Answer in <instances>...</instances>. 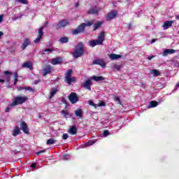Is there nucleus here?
<instances>
[{"instance_id":"18","label":"nucleus","mask_w":179,"mask_h":179,"mask_svg":"<svg viewBox=\"0 0 179 179\" xmlns=\"http://www.w3.org/2000/svg\"><path fill=\"white\" fill-rule=\"evenodd\" d=\"M57 93H58V89L57 88H52V90L50 92V95L48 96L49 100L52 99V97H54V96H55L57 94Z\"/></svg>"},{"instance_id":"31","label":"nucleus","mask_w":179,"mask_h":179,"mask_svg":"<svg viewBox=\"0 0 179 179\" xmlns=\"http://www.w3.org/2000/svg\"><path fill=\"white\" fill-rule=\"evenodd\" d=\"M113 98L114 101H118V104H120V106H122V101H121L120 97L117 96V95H113Z\"/></svg>"},{"instance_id":"6","label":"nucleus","mask_w":179,"mask_h":179,"mask_svg":"<svg viewBox=\"0 0 179 179\" xmlns=\"http://www.w3.org/2000/svg\"><path fill=\"white\" fill-rule=\"evenodd\" d=\"M66 26H69V20L66 19H64V20H59L58 23L56 24L55 27L57 30H59V29L66 27Z\"/></svg>"},{"instance_id":"8","label":"nucleus","mask_w":179,"mask_h":179,"mask_svg":"<svg viewBox=\"0 0 179 179\" xmlns=\"http://www.w3.org/2000/svg\"><path fill=\"white\" fill-rule=\"evenodd\" d=\"M43 30H44V27H41V28H39L38 31V35L37 38L34 41V43H35L36 44H38V43H40V41H41V38H43V36H44V31H43Z\"/></svg>"},{"instance_id":"11","label":"nucleus","mask_w":179,"mask_h":179,"mask_svg":"<svg viewBox=\"0 0 179 179\" xmlns=\"http://www.w3.org/2000/svg\"><path fill=\"white\" fill-rule=\"evenodd\" d=\"M93 65H100L102 68L106 66V62L103 59H95L92 62Z\"/></svg>"},{"instance_id":"10","label":"nucleus","mask_w":179,"mask_h":179,"mask_svg":"<svg viewBox=\"0 0 179 179\" xmlns=\"http://www.w3.org/2000/svg\"><path fill=\"white\" fill-rule=\"evenodd\" d=\"M31 43L30 42V39L29 38H25L24 42L21 46L22 50H24L27 48L28 45H30Z\"/></svg>"},{"instance_id":"15","label":"nucleus","mask_w":179,"mask_h":179,"mask_svg":"<svg viewBox=\"0 0 179 179\" xmlns=\"http://www.w3.org/2000/svg\"><path fill=\"white\" fill-rule=\"evenodd\" d=\"M90 86H92V80L89 79L84 82L83 87H85V89L91 91L92 87H90Z\"/></svg>"},{"instance_id":"25","label":"nucleus","mask_w":179,"mask_h":179,"mask_svg":"<svg viewBox=\"0 0 179 179\" xmlns=\"http://www.w3.org/2000/svg\"><path fill=\"white\" fill-rule=\"evenodd\" d=\"M20 134V128L16 126L13 131V136H17V135Z\"/></svg>"},{"instance_id":"33","label":"nucleus","mask_w":179,"mask_h":179,"mask_svg":"<svg viewBox=\"0 0 179 179\" xmlns=\"http://www.w3.org/2000/svg\"><path fill=\"white\" fill-rule=\"evenodd\" d=\"M29 90V92H34V90L31 88V87H20L19 90Z\"/></svg>"},{"instance_id":"40","label":"nucleus","mask_w":179,"mask_h":179,"mask_svg":"<svg viewBox=\"0 0 179 179\" xmlns=\"http://www.w3.org/2000/svg\"><path fill=\"white\" fill-rule=\"evenodd\" d=\"M89 104H90V106H92V107H95V108L96 107V103H94V102L93 101H89Z\"/></svg>"},{"instance_id":"13","label":"nucleus","mask_w":179,"mask_h":179,"mask_svg":"<svg viewBox=\"0 0 179 179\" xmlns=\"http://www.w3.org/2000/svg\"><path fill=\"white\" fill-rule=\"evenodd\" d=\"M68 132L71 135H76V134H78V127L75 125L70 126Z\"/></svg>"},{"instance_id":"32","label":"nucleus","mask_w":179,"mask_h":179,"mask_svg":"<svg viewBox=\"0 0 179 179\" xmlns=\"http://www.w3.org/2000/svg\"><path fill=\"white\" fill-rule=\"evenodd\" d=\"M55 142H57V140H55L54 138H50L47 141L46 144L47 145H54V143H55Z\"/></svg>"},{"instance_id":"34","label":"nucleus","mask_w":179,"mask_h":179,"mask_svg":"<svg viewBox=\"0 0 179 179\" xmlns=\"http://www.w3.org/2000/svg\"><path fill=\"white\" fill-rule=\"evenodd\" d=\"M61 113L63 114V115H64V118H68V116H69V113L68 110H62Z\"/></svg>"},{"instance_id":"41","label":"nucleus","mask_w":179,"mask_h":179,"mask_svg":"<svg viewBox=\"0 0 179 179\" xmlns=\"http://www.w3.org/2000/svg\"><path fill=\"white\" fill-rule=\"evenodd\" d=\"M45 150H42L39 152H36V156H40V155H41V153H45Z\"/></svg>"},{"instance_id":"21","label":"nucleus","mask_w":179,"mask_h":179,"mask_svg":"<svg viewBox=\"0 0 179 179\" xmlns=\"http://www.w3.org/2000/svg\"><path fill=\"white\" fill-rule=\"evenodd\" d=\"M91 79L92 80H94L95 82H100L101 80H104L106 78L103 76H93L91 77Z\"/></svg>"},{"instance_id":"16","label":"nucleus","mask_w":179,"mask_h":179,"mask_svg":"<svg viewBox=\"0 0 179 179\" xmlns=\"http://www.w3.org/2000/svg\"><path fill=\"white\" fill-rule=\"evenodd\" d=\"M173 23H174V21H167L165 22L162 26L164 30H167V29H169V27H171L173 26Z\"/></svg>"},{"instance_id":"54","label":"nucleus","mask_w":179,"mask_h":179,"mask_svg":"<svg viewBox=\"0 0 179 179\" xmlns=\"http://www.w3.org/2000/svg\"><path fill=\"white\" fill-rule=\"evenodd\" d=\"M156 41V39H152V41H151V44H153V43H155Z\"/></svg>"},{"instance_id":"1","label":"nucleus","mask_w":179,"mask_h":179,"mask_svg":"<svg viewBox=\"0 0 179 179\" xmlns=\"http://www.w3.org/2000/svg\"><path fill=\"white\" fill-rule=\"evenodd\" d=\"M84 22H85L80 24L77 29L72 31V34H80V33H83V31H85L86 27H90L94 24V20H92L90 21L85 20Z\"/></svg>"},{"instance_id":"38","label":"nucleus","mask_w":179,"mask_h":179,"mask_svg":"<svg viewBox=\"0 0 179 179\" xmlns=\"http://www.w3.org/2000/svg\"><path fill=\"white\" fill-rule=\"evenodd\" d=\"M62 103H63V104H65L66 106L68 105V101H66V99H65V97L62 98Z\"/></svg>"},{"instance_id":"39","label":"nucleus","mask_w":179,"mask_h":179,"mask_svg":"<svg viewBox=\"0 0 179 179\" xmlns=\"http://www.w3.org/2000/svg\"><path fill=\"white\" fill-rule=\"evenodd\" d=\"M52 51H54V50L50 48L43 50V52H52Z\"/></svg>"},{"instance_id":"55","label":"nucleus","mask_w":179,"mask_h":179,"mask_svg":"<svg viewBox=\"0 0 179 179\" xmlns=\"http://www.w3.org/2000/svg\"><path fill=\"white\" fill-rule=\"evenodd\" d=\"M2 36H3V32L0 31V37H2Z\"/></svg>"},{"instance_id":"17","label":"nucleus","mask_w":179,"mask_h":179,"mask_svg":"<svg viewBox=\"0 0 179 179\" xmlns=\"http://www.w3.org/2000/svg\"><path fill=\"white\" fill-rule=\"evenodd\" d=\"M176 52V50L174 49H166L164 50L162 55L163 57H167L169 54H174Z\"/></svg>"},{"instance_id":"56","label":"nucleus","mask_w":179,"mask_h":179,"mask_svg":"<svg viewBox=\"0 0 179 179\" xmlns=\"http://www.w3.org/2000/svg\"><path fill=\"white\" fill-rule=\"evenodd\" d=\"M177 87H179V83L176 84Z\"/></svg>"},{"instance_id":"42","label":"nucleus","mask_w":179,"mask_h":179,"mask_svg":"<svg viewBox=\"0 0 179 179\" xmlns=\"http://www.w3.org/2000/svg\"><path fill=\"white\" fill-rule=\"evenodd\" d=\"M114 69H117V71H120V69H121V65L115 64L114 65Z\"/></svg>"},{"instance_id":"35","label":"nucleus","mask_w":179,"mask_h":179,"mask_svg":"<svg viewBox=\"0 0 179 179\" xmlns=\"http://www.w3.org/2000/svg\"><path fill=\"white\" fill-rule=\"evenodd\" d=\"M96 140H92L88 141V143L86 144V146H92V145H94L96 143Z\"/></svg>"},{"instance_id":"48","label":"nucleus","mask_w":179,"mask_h":179,"mask_svg":"<svg viewBox=\"0 0 179 179\" xmlns=\"http://www.w3.org/2000/svg\"><path fill=\"white\" fill-rule=\"evenodd\" d=\"M40 82H41V80H36L34 82V85H38V83H40Z\"/></svg>"},{"instance_id":"24","label":"nucleus","mask_w":179,"mask_h":179,"mask_svg":"<svg viewBox=\"0 0 179 179\" xmlns=\"http://www.w3.org/2000/svg\"><path fill=\"white\" fill-rule=\"evenodd\" d=\"M23 68H28V69H33V64L30 62H27L22 64Z\"/></svg>"},{"instance_id":"58","label":"nucleus","mask_w":179,"mask_h":179,"mask_svg":"<svg viewBox=\"0 0 179 179\" xmlns=\"http://www.w3.org/2000/svg\"><path fill=\"white\" fill-rule=\"evenodd\" d=\"M17 83V82L14 81V85H16V84Z\"/></svg>"},{"instance_id":"9","label":"nucleus","mask_w":179,"mask_h":179,"mask_svg":"<svg viewBox=\"0 0 179 179\" xmlns=\"http://www.w3.org/2000/svg\"><path fill=\"white\" fill-rule=\"evenodd\" d=\"M20 127L24 134H26L27 135L30 134V131H29V127H27V124H26V122L22 121L20 122Z\"/></svg>"},{"instance_id":"7","label":"nucleus","mask_w":179,"mask_h":179,"mask_svg":"<svg viewBox=\"0 0 179 179\" xmlns=\"http://www.w3.org/2000/svg\"><path fill=\"white\" fill-rule=\"evenodd\" d=\"M68 99L72 104H76V103L79 101V96H78V94H76V92H71L69 95Z\"/></svg>"},{"instance_id":"53","label":"nucleus","mask_w":179,"mask_h":179,"mask_svg":"<svg viewBox=\"0 0 179 179\" xmlns=\"http://www.w3.org/2000/svg\"><path fill=\"white\" fill-rule=\"evenodd\" d=\"M0 83H5V80L0 79Z\"/></svg>"},{"instance_id":"57","label":"nucleus","mask_w":179,"mask_h":179,"mask_svg":"<svg viewBox=\"0 0 179 179\" xmlns=\"http://www.w3.org/2000/svg\"><path fill=\"white\" fill-rule=\"evenodd\" d=\"M48 24V22H46V24L44 25V27H45Z\"/></svg>"},{"instance_id":"3","label":"nucleus","mask_w":179,"mask_h":179,"mask_svg":"<svg viewBox=\"0 0 179 179\" xmlns=\"http://www.w3.org/2000/svg\"><path fill=\"white\" fill-rule=\"evenodd\" d=\"M73 72L72 69H69L65 74L64 82L69 86H71L72 83H76V78L72 77Z\"/></svg>"},{"instance_id":"49","label":"nucleus","mask_w":179,"mask_h":179,"mask_svg":"<svg viewBox=\"0 0 179 179\" xmlns=\"http://www.w3.org/2000/svg\"><path fill=\"white\" fill-rule=\"evenodd\" d=\"M31 167L32 169H36V163H32V164H31Z\"/></svg>"},{"instance_id":"59","label":"nucleus","mask_w":179,"mask_h":179,"mask_svg":"<svg viewBox=\"0 0 179 179\" xmlns=\"http://www.w3.org/2000/svg\"><path fill=\"white\" fill-rule=\"evenodd\" d=\"M178 34H179V31H178Z\"/></svg>"},{"instance_id":"14","label":"nucleus","mask_w":179,"mask_h":179,"mask_svg":"<svg viewBox=\"0 0 179 179\" xmlns=\"http://www.w3.org/2000/svg\"><path fill=\"white\" fill-rule=\"evenodd\" d=\"M89 45L90 47H96V45H101V41L99 40H91L89 41Z\"/></svg>"},{"instance_id":"27","label":"nucleus","mask_w":179,"mask_h":179,"mask_svg":"<svg viewBox=\"0 0 179 179\" xmlns=\"http://www.w3.org/2000/svg\"><path fill=\"white\" fill-rule=\"evenodd\" d=\"M105 35H106V32L101 31L98 36V41H101V44H103V41H104Z\"/></svg>"},{"instance_id":"36","label":"nucleus","mask_w":179,"mask_h":179,"mask_svg":"<svg viewBox=\"0 0 179 179\" xmlns=\"http://www.w3.org/2000/svg\"><path fill=\"white\" fill-rule=\"evenodd\" d=\"M103 135L104 138H107V136L110 135V131H108V130H105L103 131Z\"/></svg>"},{"instance_id":"26","label":"nucleus","mask_w":179,"mask_h":179,"mask_svg":"<svg viewBox=\"0 0 179 179\" xmlns=\"http://www.w3.org/2000/svg\"><path fill=\"white\" fill-rule=\"evenodd\" d=\"M159 106V103L156 101H151L148 105L149 108H155V107H157Z\"/></svg>"},{"instance_id":"43","label":"nucleus","mask_w":179,"mask_h":179,"mask_svg":"<svg viewBox=\"0 0 179 179\" xmlns=\"http://www.w3.org/2000/svg\"><path fill=\"white\" fill-rule=\"evenodd\" d=\"M105 106H106V102H104V101H101L99 103V107H105Z\"/></svg>"},{"instance_id":"44","label":"nucleus","mask_w":179,"mask_h":179,"mask_svg":"<svg viewBox=\"0 0 179 179\" xmlns=\"http://www.w3.org/2000/svg\"><path fill=\"white\" fill-rule=\"evenodd\" d=\"M68 138H69V136L68 135V134H63L62 139L66 140V139H68Z\"/></svg>"},{"instance_id":"37","label":"nucleus","mask_w":179,"mask_h":179,"mask_svg":"<svg viewBox=\"0 0 179 179\" xmlns=\"http://www.w3.org/2000/svg\"><path fill=\"white\" fill-rule=\"evenodd\" d=\"M15 1H17L18 2H20V3H22L23 5H27V0H15Z\"/></svg>"},{"instance_id":"2","label":"nucleus","mask_w":179,"mask_h":179,"mask_svg":"<svg viewBox=\"0 0 179 179\" xmlns=\"http://www.w3.org/2000/svg\"><path fill=\"white\" fill-rule=\"evenodd\" d=\"M85 54V45L83 42H79L76 46L74 52H72L73 58H80Z\"/></svg>"},{"instance_id":"23","label":"nucleus","mask_w":179,"mask_h":179,"mask_svg":"<svg viewBox=\"0 0 179 179\" xmlns=\"http://www.w3.org/2000/svg\"><path fill=\"white\" fill-rule=\"evenodd\" d=\"M52 64L53 65H58L59 64H62V58H54L52 59Z\"/></svg>"},{"instance_id":"51","label":"nucleus","mask_w":179,"mask_h":179,"mask_svg":"<svg viewBox=\"0 0 179 179\" xmlns=\"http://www.w3.org/2000/svg\"><path fill=\"white\" fill-rule=\"evenodd\" d=\"M3 20V15H0V23H2Z\"/></svg>"},{"instance_id":"28","label":"nucleus","mask_w":179,"mask_h":179,"mask_svg":"<svg viewBox=\"0 0 179 179\" xmlns=\"http://www.w3.org/2000/svg\"><path fill=\"white\" fill-rule=\"evenodd\" d=\"M74 114L76 117H82V115H83V111L82 109H77L74 111Z\"/></svg>"},{"instance_id":"45","label":"nucleus","mask_w":179,"mask_h":179,"mask_svg":"<svg viewBox=\"0 0 179 179\" xmlns=\"http://www.w3.org/2000/svg\"><path fill=\"white\" fill-rule=\"evenodd\" d=\"M3 73H4V75H7V76H8V75H13V73L10 72V71H4Z\"/></svg>"},{"instance_id":"19","label":"nucleus","mask_w":179,"mask_h":179,"mask_svg":"<svg viewBox=\"0 0 179 179\" xmlns=\"http://www.w3.org/2000/svg\"><path fill=\"white\" fill-rule=\"evenodd\" d=\"M101 24H103V21H97L96 22L93 24V31H96L98 29H100L101 27Z\"/></svg>"},{"instance_id":"60","label":"nucleus","mask_w":179,"mask_h":179,"mask_svg":"<svg viewBox=\"0 0 179 179\" xmlns=\"http://www.w3.org/2000/svg\"><path fill=\"white\" fill-rule=\"evenodd\" d=\"M39 1H41V0H39Z\"/></svg>"},{"instance_id":"12","label":"nucleus","mask_w":179,"mask_h":179,"mask_svg":"<svg viewBox=\"0 0 179 179\" xmlns=\"http://www.w3.org/2000/svg\"><path fill=\"white\" fill-rule=\"evenodd\" d=\"M51 71H52V68L50 66H47L42 70L43 76H47V75L51 73Z\"/></svg>"},{"instance_id":"47","label":"nucleus","mask_w":179,"mask_h":179,"mask_svg":"<svg viewBox=\"0 0 179 179\" xmlns=\"http://www.w3.org/2000/svg\"><path fill=\"white\" fill-rule=\"evenodd\" d=\"M10 76H7L6 77V82H10Z\"/></svg>"},{"instance_id":"22","label":"nucleus","mask_w":179,"mask_h":179,"mask_svg":"<svg viewBox=\"0 0 179 179\" xmlns=\"http://www.w3.org/2000/svg\"><path fill=\"white\" fill-rule=\"evenodd\" d=\"M109 58L112 60L114 61L115 59H118V58H122V56L121 55H117V54H110L109 55Z\"/></svg>"},{"instance_id":"29","label":"nucleus","mask_w":179,"mask_h":179,"mask_svg":"<svg viewBox=\"0 0 179 179\" xmlns=\"http://www.w3.org/2000/svg\"><path fill=\"white\" fill-rule=\"evenodd\" d=\"M150 73L151 75H153V76L155 77L160 76V72L157 69H152Z\"/></svg>"},{"instance_id":"52","label":"nucleus","mask_w":179,"mask_h":179,"mask_svg":"<svg viewBox=\"0 0 179 179\" xmlns=\"http://www.w3.org/2000/svg\"><path fill=\"white\" fill-rule=\"evenodd\" d=\"M152 58H155V56H149L148 57V59H149V61H151Z\"/></svg>"},{"instance_id":"50","label":"nucleus","mask_w":179,"mask_h":179,"mask_svg":"<svg viewBox=\"0 0 179 179\" xmlns=\"http://www.w3.org/2000/svg\"><path fill=\"white\" fill-rule=\"evenodd\" d=\"M5 111H6V113H9V111H10V108H9V107L6 108Z\"/></svg>"},{"instance_id":"4","label":"nucleus","mask_w":179,"mask_h":179,"mask_svg":"<svg viewBox=\"0 0 179 179\" xmlns=\"http://www.w3.org/2000/svg\"><path fill=\"white\" fill-rule=\"evenodd\" d=\"M29 98L27 96H17L14 98V100L13 102L10 103V107H15L16 106H19L20 104H23L24 103H26Z\"/></svg>"},{"instance_id":"20","label":"nucleus","mask_w":179,"mask_h":179,"mask_svg":"<svg viewBox=\"0 0 179 179\" xmlns=\"http://www.w3.org/2000/svg\"><path fill=\"white\" fill-rule=\"evenodd\" d=\"M88 15H98L99 10L96 8H91L87 11Z\"/></svg>"},{"instance_id":"30","label":"nucleus","mask_w":179,"mask_h":179,"mask_svg":"<svg viewBox=\"0 0 179 179\" xmlns=\"http://www.w3.org/2000/svg\"><path fill=\"white\" fill-rule=\"evenodd\" d=\"M59 41L62 44L68 43V41H69V38H68L66 36L62 37V38H59Z\"/></svg>"},{"instance_id":"46","label":"nucleus","mask_w":179,"mask_h":179,"mask_svg":"<svg viewBox=\"0 0 179 179\" xmlns=\"http://www.w3.org/2000/svg\"><path fill=\"white\" fill-rule=\"evenodd\" d=\"M17 78H18L17 73H15L14 75V82H17Z\"/></svg>"},{"instance_id":"5","label":"nucleus","mask_w":179,"mask_h":179,"mask_svg":"<svg viewBox=\"0 0 179 179\" xmlns=\"http://www.w3.org/2000/svg\"><path fill=\"white\" fill-rule=\"evenodd\" d=\"M117 16H118V11H117V10H112L107 14L105 19L107 22H110V20L115 19Z\"/></svg>"}]
</instances>
